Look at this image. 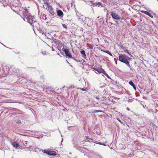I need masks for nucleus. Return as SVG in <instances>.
<instances>
[{
  "label": "nucleus",
  "mask_w": 158,
  "mask_h": 158,
  "mask_svg": "<svg viewBox=\"0 0 158 158\" xmlns=\"http://www.w3.org/2000/svg\"><path fill=\"white\" fill-rule=\"evenodd\" d=\"M23 14L24 15L23 20L24 21L27 20V22L29 23L31 26L35 27L40 33L43 34L44 32L40 28V25L39 23L35 21H34V17L32 16L27 10H25V12L23 13Z\"/></svg>",
  "instance_id": "nucleus-1"
},
{
  "label": "nucleus",
  "mask_w": 158,
  "mask_h": 158,
  "mask_svg": "<svg viewBox=\"0 0 158 158\" xmlns=\"http://www.w3.org/2000/svg\"><path fill=\"white\" fill-rule=\"evenodd\" d=\"M43 153H45L50 156H55L57 155L56 152L52 151L50 149H48L47 150H42Z\"/></svg>",
  "instance_id": "nucleus-2"
},
{
  "label": "nucleus",
  "mask_w": 158,
  "mask_h": 158,
  "mask_svg": "<svg viewBox=\"0 0 158 158\" xmlns=\"http://www.w3.org/2000/svg\"><path fill=\"white\" fill-rule=\"evenodd\" d=\"M112 18L115 19L119 20L120 19V17L116 12L114 11H111L110 13Z\"/></svg>",
  "instance_id": "nucleus-3"
},
{
  "label": "nucleus",
  "mask_w": 158,
  "mask_h": 158,
  "mask_svg": "<svg viewBox=\"0 0 158 158\" xmlns=\"http://www.w3.org/2000/svg\"><path fill=\"white\" fill-rule=\"evenodd\" d=\"M119 60L121 62L124 63L127 59L126 56L124 55H120L118 57Z\"/></svg>",
  "instance_id": "nucleus-4"
},
{
  "label": "nucleus",
  "mask_w": 158,
  "mask_h": 158,
  "mask_svg": "<svg viewBox=\"0 0 158 158\" xmlns=\"http://www.w3.org/2000/svg\"><path fill=\"white\" fill-rule=\"evenodd\" d=\"M55 43L57 46V48L58 50L61 53V48L62 47V46H63V44L58 41H55Z\"/></svg>",
  "instance_id": "nucleus-5"
},
{
  "label": "nucleus",
  "mask_w": 158,
  "mask_h": 158,
  "mask_svg": "<svg viewBox=\"0 0 158 158\" xmlns=\"http://www.w3.org/2000/svg\"><path fill=\"white\" fill-rule=\"evenodd\" d=\"M90 3L91 5L93 6H98L99 7L102 6L101 3L100 2L93 3L92 1H91Z\"/></svg>",
  "instance_id": "nucleus-6"
},
{
  "label": "nucleus",
  "mask_w": 158,
  "mask_h": 158,
  "mask_svg": "<svg viewBox=\"0 0 158 158\" xmlns=\"http://www.w3.org/2000/svg\"><path fill=\"white\" fill-rule=\"evenodd\" d=\"M56 12L57 15L60 17V18L63 17L64 14L63 12L61 10H57Z\"/></svg>",
  "instance_id": "nucleus-7"
},
{
  "label": "nucleus",
  "mask_w": 158,
  "mask_h": 158,
  "mask_svg": "<svg viewBox=\"0 0 158 158\" xmlns=\"http://www.w3.org/2000/svg\"><path fill=\"white\" fill-rule=\"evenodd\" d=\"M66 56H68L69 58H73L71 53L69 52V49H67V50L65 51L64 52Z\"/></svg>",
  "instance_id": "nucleus-8"
},
{
  "label": "nucleus",
  "mask_w": 158,
  "mask_h": 158,
  "mask_svg": "<svg viewBox=\"0 0 158 158\" xmlns=\"http://www.w3.org/2000/svg\"><path fill=\"white\" fill-rule=\"evenodd\" d=\"M11 144L13 146V147L17 149L19 148V143H17L16 141H14V142H12Z\"/></svg>",
  "instance_id": "nucleus-9"
},
{
  "label": "nucleus",
  "mask_w": 158,
  "mask_h": 158,
  "mask_svg": "<svg viewBox=\"0 0 158 158\" xmlns=\"http://www.w3.org/2000/svg\"><path fill=\"white\" fill-rule=\"evenodd\" d=\"M80 52L82 55V57L84 59H86V56L85 53V51L84 50L81 49Z\"/></svg>",
  "instance_id": "nucleus-10"
},
{
  "label": "nucleus",
  "mask_w": 158,
  "mask_h": 158,
  "mask_svg": "<svg viewBox=\"0 0 158 158\" xmlns=\"http://www.w3.org/2000/svg\"><path fill=\"white\" fill-rule=\"evenodd\" d=\"M100 94L99 92H96L95 93H94V98H95L97 100H99V96Z\"/></svg>",
  "instance_id": "nucleus-11"
},
{
  "label": "nucleus",
  "mask_w": 158,
  "mask_h": 158,
  "mask_svg": "<svg viewBox=\"0 0 158 158\" xmlns=\"http://www.w3.org/2000/svg\"><path fill=\"white\" fill-rule=\"evenodd\" d=\"M129 84L131 85V86H132L134 88V89H135V90H136V88L135 86V85L134 83L132 81H130L129 82Z\"/></svg>",
  "instance_id": "nucleus-12"
},
{
  "label": "nucleus",
  "mask_w": 158,
  "mask_h": 158,
  "mask_svg": "<svg viewBox=\"0 0 158 158\" xmlns=\"http://www.w3.org/2000/svg\"><path fill=\"white\" fill-rule=\"evenodd\" d=\"M49 12L52 16H53L55 14L52 8L49 9Z\"/></svg>",
  "instance_id": "nucleus-13"
},
{
  "label": "nucleus",
  "mask_w": 158,
  "mask_h": 158,
  "mask_svg": "<svg viewBox=\"0 0 158 158\" xmlns=\"http://www.w3.org/2000/svg\"><path fill=\"white\" fill-rule=\"evenodd\" d=\"M141 12L142 13H143L148 16H149V15H150V13H149L148 11L144 10H142L141 11Z\"/></svg>",
  "instance_id": "nucleus-14"
},
{
  "label": "nucleus",
  "mask_w": 158,
  "mask_h": 158,
  "mask_svg": "<svg viewBox=\"0 0 158 158\" xmlns=\"http://www.w3.org/2000/svg\"><path fill=\"white\" fill-rule=\"evenodd\" d=\"M102 51H103L104 52H105L109 55L110 56H112V55L111 54V53L108 50H104L103 51L102 50H101Z\"/></svg>",
  "instance_id": "nucleus-15"
},
{
  "label": "nucleus",
  "mask_w": 158,
  "mask_h": 158,
  "mask_svg": "<svg viewBox=\"0 0 158 158\" xmlns=\"http://www.w3.org/2000/svg\"><path fill=\"white\" fill-rule=\"evenodd\" d=\"M103 74L105 75L107 77L109 78V79H110V80H111V79L110 77V76L108 75L107 74L106 72L104 71V72H103Z\"/></svg>",
  "instance_id": "nucleus-16"
},
{
  "label": "nucleus",
  "mask_w": 158,
  "mask_h": 158,
  "mask_svg": "<svg viewBox=\"0 0 158 158\" xmlns=\"http://www.w3.org/2000/svg\"><path fill=\"white\" fill-rule=\"evenodd\" d=\"M18 70H19L18 69H16L15 68L13 69V72H15L14 73H15V75H16L17 74V71H18Z\"/></svg>",
  "instance_id": "nucleus-17"
},
{
  "label": "nucleus",
  "mask_w": 158,
  "mask_h": 158,
  "mask_svg": "<svg viewBox=\"0 0 158 158\" xmlns=\"http://www.w3.org/2000/svg\"><path fill=\"white\" fill-rule=\"evenodd\" d=\"M151 12H152V13L151 14H150V15H149L148 16H149L150 17L152 18H153V15H151V14H153V15H155V13H153L152 11Z\"/></svg>",
  "instance_id": "nucleus-18"
},
{
  "label": "nucleus",
  "mask_w": 158,
  "mask_h": 158,
  "mask_svg": "<svg viewBox=\"0 0 158 158\" xmlns=\"http://www.w3.org/2000/svg\"><path fill=\"white\" fill-rule=\"evenodd\" d=\"M48 0H43L44 3L45 4H47V6H48Z\"/></svg>",
  "instance_id": "nucleus-19"
},
{
  "label": "nucleus",
  "mask_w": 158,
  "mask_h": 158,
  "mask_svg": "<svg viewBox=\"0 0 158 158\" xmlns=\"http://www.w3.org/2000/svg\"><path fill=\"white\" fill-rule=\"evenodd\" d=\"M62 47H63V48H62V49H61V51L62 52H65V51L67 50V49L65 48H64V46H62Z\"/></svg>",
  "instance_id": "nucleus-20"
},
{
  "label": "nucleus",
  "mask_w": 158,
  "mask_h": 158,
  "mask_svg": "<svg viewBox=\"0 0 158 158\" xmlns=\"http://www.w3.org/2000/svg\"><path fill=\"white\" fill-rule=\"evenodd\" d=\"M15 122L18 124L21 123V122L20 120H15Z\"/></svg>",
  "instance_id": "nucleus-21"
},
{
  "label": "nucleus",
  "mask_w": 158,
  "mask_h": 158,
  "mask_svg": "<svg viewBox=\"0 0 158 158\" xmlns=\"http://www.w3.org/2000/svg\"><path fill=\"white\" fill-rule=\"evenodd\" d=\"M77 18H78L80 21L81 22L82 21H83V19L81 18H79L78 16H77Z\"/></svg>",
  "instance_id": "nucleus-22"
},
{
  "label": "nucleus",
  "mask_w": 158,
  "mask_h": 158,
  "mask_svg": "<svg viewBox=\"0 0 158 158\" xmlns=\"http://www.w3.org/2000/svg\"><path fill=\"white\" fill-rule=\"evenodd\" d=\"M124 52H125V53H127V54H128L129 55H131V54L129 52H128V51L127 50H125L124 51Z\"/></svg>",
  "instance_id": "nucleus-23"
},
{
  "label": "nucleus",
  "mask_w": 158,
  "mask_h": 158,
  "mask_svg": "<svg viewBox=\"0 0 158 158\" xmlns=\"http://www.w3.org/2000/svg\"><path fill=\"white\" fill-rule=\"evenodd\" d=\"M129 62L127 61V59L125 61V62H124V63H125L126 65L128 64H129Z\"/></svg>",
  "instance_id": "nucleus-24"
},
{
  "label": "nucleus",
  "mask_w": 158,
  "mask_h": 158,
  "mask_svg": "<svg viewBox=\"0 0 158 158\" xmlns=\"http://www.w3.org/2000/svg\"><path fill=\"white\" fill-rule=\"evenodd\" d=\"M129 62L127 61V59L125 61V62H124V63H125L126 65L128 64H129Z\"/></svg>",
  "instance_id": "nucleus-25"
},
{
  "label": "nucleus",
  "mask_w": 158,
  "mask_h": 158,
  "mask_svg": "<svg viewBox=\"0 0 158 158\" xmlns=\"http://www.w3.org/2000/svg\"><path fill=\"white\" fill-rule=\"evenodd\" d=\"M62 25L64 28H67V26L65 24H62Z\"/></svg>",
  "instance_id": "nucleus-26"
},
{
  "label": "nucleus",
  "mask_w": 158,
  "mask_h": 158,
  "mask_svg": "<svg viewBox=\"0 0 158 158\" xmlns=\"http://www.w3.org/2000/svg\"><path fill=\"white\" fill-rule=\"evenodd\" d=\"M72 59H73V60H75L76 62H80V60H76V59H74L73 57V58H72Z\"/></svg>",
  "instance_id": "nucleus-27"
},
{
  "label": "nucleus",
  "mask_w": 158,
  "mask_h": 158,
  "mask_svg": "<svg viewBox=\"0 0 158 158\" xmlns=\"http://www.w3.org/2000/svg\"><path fill=\"white\" fill-rule=\"evenodd\" d=\"M30 150H31H31H33V151H36V150H33V149H32V147H31L30 148Z\"/></svg>",
  "instance_id": "nucleus-28"
},
{
  "label": "nucleus",
  "mask_w": 158,
  "mask_h": 158,
  "mask_svg": "<svg viewBox=\"0 0 158 158\" xmlns=\"http://www.w3.org/2000/svg\"><path fill=\"white\" fill-rule=\"evenodd\" d=\"M41 53H42V54H43V55H45L46 54V51H44V52H41Z\"/></svg>",
  "instance_id": "nucleus-29"
},
{
  "label": "nucleus",
  "mask_w": 158,
  "mask_h": 158,
  "mask_svg": "<svg viewBox=\"0 0 158 158\" xmlns=\"http://www.w3.org/2000/svg\"><path fill=\"white\" fill-rule=\"evenodd\" d=\"M117 120L119 122L121 123H123L121 122V121L118 118H117Z\"/></svg>",
  "instance_id": "nucleus-30"
},
{
  "label": "nucleus",
  "mask_w": 158,
  "mask_h": 158,
  "mask_svg": "<svg viewBox=\"0 0 158 158\" xmlns=\"http://www.w3.org/2000/svg\"><path fill=\"white\" fill-rule=\"evenodd\" d=\"M101 112V110H96L95 111L96 112Z\"/></svg>",
  "instance_id": "nucleus-31"
},
{
  "label": "nucleus",
  "mask_w": 158,
  "mask_h": 158,
  "mask_svg": "<svg viewBox=\"0 0 158 158\" xmlns=\"http://www.w3.org/2000/svg\"><path fill=\"white\" fill-rule=\"evenodd\" d=\"M128 67L130 68V69L131 70H132V68H131V66L130 65H129V66H128Z\"/></svg>",
  "instance_id": "nucleus-32"
},
{
  "label": "nucleus",
  "mask_w": 158,
  "mask_h": 158,
  "mask_svg": "<svg viewBox=\"0 0 158 158\" xmlns=\"http://www.w3.org/2000/svg\"><path fill=\"white\" fill-rule=\"evenodd\" d=\"M81 89L82 90V91H85V89H84V88H81Z\"/></svg>",
  "instance_id": "nucleus-33"
},
{
  "label": "nucleus",
  "mask_w": 158,
  "mask_h": 158,
  "mask_svg": "<svg viewBox=\"0 0 158 158\" xmlns=\"http://www.w3.org/2000/svg\"><path fill=\"white\" fill-rule=\"evenodd\" d=\"M98 144H99L102 145V143L101 142H98Z\"/></svg>",
  "instance_id": "nucleus-34"
},
{
  "label": "nucleus",
  "mask_w": 158,
  "mask_h": 158,
  "mask_svg": "<svg viewBox=\"0 0 158 158\" xmlns=\"http://www.w3.org/2000/svg\"><path fill=\"white\" fill-rule=\"evenodd\" d=\"M100 22H102V21H103V19H100Z\"/></svg>",
  "instance_id": "nucleus-35"
},
{
  "label": "nucleus",
  "mask_w": 158,
  "mask_h": 158,
  "mask_svg": "<svg viewBox=\"0 0 158 158\" xmlns=\"http://www.w3.org/2000/svg\"><path fill=\"white\" fill-rule=\"evenodd\" d=\"M127 109L128 110H130V109L128 107H127Z\"/></svg>",
  "instance_id": "nucleus-36"
},
{
  "label": "nucleus",
  "mask_w": 158,
  "mask_h": 158,
  "mask_svg": "<svg viewBox=\"0 0 158 158\" xmlns=\"http://www.w3.org/2000/svg\"><path fill=\"white\" fill-rule=\"evenodd\" d=\"M102 145H104V146H106V145H105V144L104 143H103V144H102Z\"/></svg>",
  "instance_id": "nucleus-37"
},
{
  "label": "nucleus",
  "mask_w": 158,
  "mask_h": 158,
  "mask_svg": "<svg viewBox=\"0 0 158 158\" xmlns=\"http://www.w3.org/2000/svg\"><path fill=\"white\" fill-rule=\"evenodd\" d=\"M127 65L128 66H129L130 64H127Z\"/></svg>",
  "instance_id": "nucleus-38"
},
{
  "label": "nucleus",
  "mask_w": 158,
  "mask_h": 158,
  "mask_svg": "<svg viewBox=\"0 0 158 158\" xmlns=\"http://www.w3.org/2000/svg\"><path fill=\"white\" fill-rule=\"evenodd\" d=\"M97 70V71H98V72H99L98 70Z\"/></svg>",
  "instance_id": "nucleus-39"
},
{
  "label": "nucleus",
  "mask_w": 158,
  "mask_h": 158,
  "mask_svg": "<svg viewBox=\"0 0 158 158\" xmlns=\"http://www.w3.org/2000/svg\"><path fill=\"white\" fill-rule=\"evenodd\" d=\"M83 61H84V62H85V60H83Z\"/></svg>",
  "instance_id": "nucleus-40"
},
{
  "label": "nucleus",
  "mask_w": 158,
  "mask_h": 158,
  "mask_svg": "<svg viewBox=\"0 0 158 158\" xmlns=\"http://www.w3.org/2000/svg\"><path fill=\"white\" fill-rule=\"evenodd\" d=\"M63 138H62V142L63 141Z\"/></svg>",
  "instance_id": "nucleus-41"
},
{
  "label": "nucleus",
  "mask_w": 158,
  "mask_h": 158,
  "mask_svg": "<svg viewBox=\"0 0 158 158\" xmlns=\"http://www.w3.org/2000/svg\"><path fill=\"white\" fill-rule=\"evenodd\" d=\"M99 17H98L97 18H99Z\"/></svg>",
  "instance_id": "nucleus-42"
},
{
  "label": "nucleus",
  "mask_w": 158,
  "mask_h": 158,
  "mask_svg": "<svg viewBox=\"0 0 158 158\" xmlns=\"http://www.w3.org/2000/svg\"><path fill=\"white\" fill-rule=\"evenodd\" d=\"M157 1H158V0H157Z\"/></svg>",
  "instance_id": "nucleus-43"
}]
</instances>
